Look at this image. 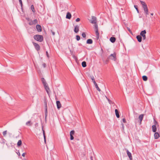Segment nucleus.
Listing matches in <instances>:
<instances>
[{"mask_svg":"<svg viewBox=\"0 0 160 160\" xmlns=\"http://www.w3.org/2000/svg\"><path fill=\"white\" fill-rule=\"evenodd\" d=\"M155 133L154 134V137L155 139H157L159 138L160 137V134H159V133L158 132H154Z\"/></svg>","mask_w":160,"mask_h":160,"instance_id":"obj_13","label":"nucleus"},{"mask_svg":"<svg viewBox=\"0 0 160 160\" xmlns=\"http://www.w3.org/2000/svg\"><path fill=\"white\" fill-rule=\"evenodd\" d=\"M142 78L144 81H146L148 80V77L145 75H144L142 77Z\"/></svg>","mask_w":160,"mask_h":160,"instance_id":"obj_24","label":"nucleus"},{"mask_svg":"<svg viewBox=\"0 0 160 160\" xmlns=\"http://www.w3.org/2000/svg\"><path fill=\"white\" fill-rule=\"evenodd\" d=\"M19 0V2L20 3V4L21 6V7H22V0Z\"/></svg>","mask_w":160,"mask_h":160,"instance_id":"obj_37","label":"nucleus"},{"mask_svg":"<svg viewBox=\"0 0 160 160\" xmlns=\"http://www.w3.org/2000/svg\"><path fill=\"white\" fill-rule=\"evenodd\" d=\"M150 14L152 16H153V13H150Z\"/></svg>","mask_w":160,"mask_h":160,"instance_id":"obj_55","label":"nucleus"},{"mask_svg":"<svg viewBox=\"0 0 160 160\" xmlns=\"http://www.w3.org/2000/svg\"><path fill=\"white\" fill-rule=\"evenodd\" d=\"M122 121L123 122H124V123H126V119L124 118H123L122 119Z\"/></svg>","mask_w":160,"mask_h":160,"instance_id":"obj_48","label":"nucleus"},{"mask_svg":"<svg viewBox=\"0 0 160 160\" xmlns=\"http://www.w3.org/2000/svg\"><path fill=\"white\" fill-rule=\"evenodd\" d=\"M17 154H18V155L19 156H20V154L19 152H18V153H17Z\"/></svg>","mask_w":160,"mask_h":160,"instance_id":"obj_54","label":"nucleus"},{"mask_svg":"<svg viewBox=\"0 0 160 160\" xmlns=\"http://www.w3.org/2000/svg\"><path fill=\"white\" fill-rule=\"evenodd\" d=\"M144 116V114H142L140 115L139 116L138 118L140 121L141 123V122L142 121Z\"/></svg>","mask_w":160,"mask_h":160,"instance_id":"obj_17","label":"nucleus"},{"mask_svg":"<svg viewBox=\"0 0 160 160\" xmlns=\"http://www.w3.org/2000/svg\"><path fill=\"white\" fill-rule=\"evenodd\" d=\"M78 45L79 46H82V45L81 43H79L78 44Z\"/></svg>","mask_w":160,"mask_h":160,"instance_id":"obj_53","label":"nucleus"},{"mask_svg":"<svg viewBox=\"0 0 160 160\" xmlns=\"http://www.w3.org/2000/svg\"><path fill=\"white\" fill-rule=\"evenodd\" d=\"M43 137H44V142L45 143H46V136H43Z\"/></svg>","mask_w":160,"mask_h":160,"instance_id":"obj_45","label":"nucleus"},{"mask_svg":"<svg viewBox=\"0 0 160 160\" xmlns=\"http://www.w3.org/2000/svg\"><path fill=\"white\" fill-rule=\"evenodd\" d=\"M33 45L35 47V49L37 51H39L40 49V45L38 43L35 42H33Z\"/></svg>","mask_w":160,"mask_h":160,"instance_id":"obj_8","label":"nucleus"},{"mask_svg":"<svg viewBox=\"0 0 160 160\" xmlns=\"http://www.w3.org/2000/svg\"><path fill=\"white\" fill-rule=\"evenodd\" d=\"M36 28L38 32H41L42 31V29L40 25L39 24L37 25L36 26Z\"/></svg>","mask_w":160,"mask_h":160,"instance_id":"obj_11","label":"nucleus"},{"mask_svg":"<svg viewBox=\"0 0 160 160\" xmlns=\"http://www.w3.org/2000/svg\"><path fill=\"white\" fill-rule=\"evenodd\" d=\"M136 38L139 42H142V37L140 35H137L136 36Z\"/></svg>","mask_w":160,"mask_h":160,"instance_id":"obj_15","label":"nucleus"},{"mask_svg":"<svg viewBox=\"0 0 160 160\" xmlns=\"http://www.w3.org/2000/svg\"><path fill=\"white\" fill-rule=\"evenodd\" d=\"M46 55H47V57H48V58H49V54L48 53V51H46Z\"/></svg>","mask_w":160,"mask_h":160,"instance_id":"obj_43","label":"nucleus"},{"mask_svg":"<svg viewBox=\"0 0 160 160\" xmlns=\"http://www.w3.org/2000/svg\"><path fill=\"white\" fill-rule=\"evenodd\" d=\"M33 38L35 40L39 42H42L43 40V38L42 35L37 34L34 36Z\"/></svg>","mask_w":160,"mask_h":160,"instance_id":"obj_3","label":"nucleus"},{"mask_svg":"<svg viewBox=\"0 0 160 160\" xmlns=\"http://www.w3.org/2000/svg\"><path fill=\"white\" fill-rule=\"evenodd\" d=\"M86 43L88 44H92L93 43V41L92 39H89L87 40Z\"/></svg>","mask_w":160,"mask_h":160,"instance_id":"obj_21","label":"nucleus"},{"mask_svg":"<svg viewBox=\"0 0 160 160\" xmlns=\"http://www.w3.org/2000/svg\"><path fill=\"white\" fill-rule=\"evenodd\" d=\"M154 125H155L156 126V124L158 123V122L155 120V119H154Z\"/></svg>","mask_w":160,"mask_h":160,"instance_id":"obj_41","label":"nucleus"},{"mask_svg":"<svg viewBox=\"0 0 160 160\" xmlns=\"http://www.w3.org/2000/svg\"><path fill=\"white\" fill-rule=\"evenodd\" d=\"M79 30V27L78 25H76L74 28V32L75 33H77Z\"/></svg>","mask_w":160,"mask_h":160,"instance_id":"obj_14","label":"nucleus"},{"mask_svg":"<svg viewBox=\"0 0 160 160\" xmlns=\"http://www.w3.org/2000/svg\"><path fill=\"white\" fill-rule=\"evenodd\" d=\"M52 33L53 35H54L55 34V33L54 32H53L52 30H51Z\"/></svg>","mask_w":160,"mask_h":160,"instance_id":"obj_49","label":"nucleus"},{"mask_svg":"<svg viewBox=\"0 0 160 160\" xmlns=\"http://www.w3.org/2000/svg\"><path fill=\"white\" fill-rule=\"evenodd\" d=\"M74 132H74V130H72L71 131V132H70V135H73L74 134Z\"/></svg>","mask_w":160,"mask_h":160,"instance_id":"obj_35","label":"nucleus"},{"mask_svg":"<svg viewBox=\"0 0 160 160\" xmlns=\"http://www.w3.org/2000/svg\"><path fill=\"white\" fill-rule=\"evenodd\" d=\"M31 8L33 12H35V10L34 7L33 5H32L31 6Z\"/></svg>","mask_w":160,"mask_h":160,"instance_id":"obj_27","label":"nucleus"},{"mask_svg":"<svg viewBox=\"0 0 160 160\" xmlns=\"http://www.w3.org/2000/svg\"><path fill=\"white\" fill-rule=\"evenodd\" d=\"M38 21L37 19H35L33 21L31 20H30V22H29L28 24L30 25H35L38 23Z\"/></svg>","mask_w":160,"mask_h":160,"instance_id":"obj_7","label":"nucleus"},{"mask_svg":"<svg viewBox=\"0 0 160 160\" xmlns=\"http://www.w3.org/2000/svg\"><path fill=\"white\" fill-rule=\"evenodd\" d=\"M106 98L108 100L109 103H111L112 101L111 100H110L109 98H108L106 96Z\"/></svg>","mask_w":160,"mask_h":160,"instance_id":"obj_38","label":"nucleus"},{"mask_svg":"<svg viewBox=\"0 0 160 160\" xmlns=\"http://www.w3.org/2000/svg\"><path fill=\"white\" fill-rule=\"evenodd\" d=\"M110 41L112 43H114L116 41V38L114 37H111L110 39Z\"/></svg>","mask_w":160,"mask_h":160,"instance_id":"obj_20","label":"nucleus"},{"mask_svg":"<svg viewBox=\"0 0 160 160\" xmlns=\"http://www.w3.org/2000/svg\"><path fill=\"white\" fill-rule=\"evenodd\" d=\"M25 154H26L25 153H22V156H23V157H25Z\"/></svg>","mask_w":160,"mask_h":160,"instance_id":"obj_50","label":"nucleus"},{"mask_svg":"<svg viewBox=\"0 0 160 160\" xmlns=\"http://www.w3.org/2000/svg\"><path fill=\"white\" fill-rule=\"evenodd\" d=\"M26 124L27 125L31 126L32 123H31V121H29L26 122Z\"/></svg>","mask_w":160,"mask_h":160,"instance_id":"obj_28","label":"nucleus"},{"mask_svg":"<svg viewBox=\"0 0 160 160\" xmlns=\"http://www.w3.org/2000/svg\"><path fill=\"white\" fill-rule=\"evenodd\" d=\"M72 15L71 13L69 12H68L67 13L66 18L68 19H70L71 18Z\"/></svg>","mask_w":160,"mask_h":160,"instance_id":"obj_16","label":"nucleus"},{"mask_svg":"<svg viewBox=\"0 0 160 160\" xmlns=\"http://www.w3.org/2000/svg\"><path fill=\"white\" fill-rule=\"evenodd\" d=\"M115 111L116 116L117 118H119L120 117V116L119 114V112L118 110L117 109H115Z\"/></svg>","mask_w":160,"mask_h":160,"instance_id":"obj_19","label":"nucleus"},{"mask_svg":"<svg viewBox=\"0 0 160 160\" xmlns=\"http://www.w3.org/2000/svg\"><path fill=\"white\" fill-rule=\"evenodd\" d=\"M95 33L97 39V40H98L99 39V34L98 31V30H96Z\"/></svg>","mask_w":160,"mask_h":160,"instance_id":"obj_23","label":"nucleus"},{"mask_svg":"<svg viewBox=\"0 0 160 160\" xmlns=\"http://www.w3.org/2000/svg\"><path fill=\"white\" fill-rule=\"evenodd\" d=\"M56 105L57 106V108L59 109L61 107V103L59 101H56Z\"/></svg>","mask_w":160,"mask_h":160,"instance_id":"obj_12","label":"nucleus"},{"mask_svg":"<svg viewBox=\"0 0 160 160\" xmlns=\"http://www.w3.org/2000/svg\"><path fill=\"white\" fill-rule=\"evenodd\" d=\"M152 130L153 132H155L157 131V128L155 125H153L152 126Z\"/></svg>","mask_w":160,"mask_h":160,"instance_id":"obj_18","label":"nucleus"},{"mask_svg":"<svg viewBox=\"0 0 160 160\" xmlns=\"http://www.w3.org/2000/svg\"><path fill=\"white\" fill-rule=\"evenodd\" d=\"M92 20H90V22L92 24H96L97 22L96 18L93 16L92 17Z\"/></svg>","mask_w":160,"mask_h":160,"instance_id":"obj_9","label":"nucleus"},{"mask_svg":"<svg viewBox=\"0 0 160 160\" xmlns=\"http://www.w3.org/2000/svg\"><path fill=\"white\" fill-rule=\"evenodd\" d=\"M22 141L21 140H20L18 141V142L17 143V145L19 147V146H21V145H22Z\"/></svg>","mask_w":160,"mask_h":160,"instance_id":"obj_26","label":"nucleus"},{"mask_svg":"<svg viewBox=\"0 0 160 160\" xmlns=\"http://www.w3.org/2000/svg\"><path fill=\"white\" fill-rule=\"evenodd\" d=\"M90 78L92 81V82H93L94 85H95V88L97 89V90L98 91L100 92L101 91V90L98 87L97 83H96L94 76H91Z\"/></svg>","mask_w":160,"mask_h":160,"instance_id":"obj_5","label":"nucleus"},{"mask_svg":"<svg viewBox=\"0 0 160 160\" xmlns=\"http://www.w3.org/2000/svg\"><path fill=\"white\" fill-rule=\"evenodd\" d=\"M42 66L43 67V68H45L46 67V64L45 63H43L42 64Z\"/></svg>","mask_w":160,"mask_h":160,"instance_id":"obj_42","label":"nucleus"},{"mask_svg":"<svg viewBox=\"0 0 160 160\" xmlns=\"http://www.w3.org/2000/svg\"><path fill=\"white\" fill-rule=\"evenodd\" d=\"M44 104L45 106V118L46 121L47 117L48 115V107L47 105V101L45 98L44 100Z\"/></svg>","mask_w":160,"mask_h":160,"instance_id":"obj_4","label":"nucleus"},{"mask_svg":"<svg viewBox=\"0 0 160 160\" xmlns=\"http://www.w3.org/2000/svg\"><path fill=\"white\" fill-rule=\"evenodd\" d=\"M35 126L36 127H38V123H36L35 124Z\"/></svg>","mask_w":160,"mask_h":160,"instance_id":"obj_47","label":"nucleus"},{"mask_svg":"<svg viewBox=\"0 0 160 160\" xmlns=\"http://www.w3.org/2000/svg\"><path fill=\"white\" fill-rule=\"evenodd\" d=\"M109 57H108V58L106 60V63H107L108 62V61H109Z\"/></svg>","mask_w":160,"mask_h":160,"instance_id":"obj_44","label":"nucleus"},{"mask_svg":"<svg viewBox=\"0 0 160 160\" xmlns=\"http://www.w3.org/2000/svg\"><path fill=\"white\" fill-rule=\"evenodd\" d=\"M126 151L127 155L128 157L130 160H132V157L131 153L128 149L126 150Z\"/></svg>","mask_w":160,"mask_h":160,"instance_id":"obj_10","label":"nucleus"},{"mask_svg":"<svg viewBox=\"0 0 160 160\" xmlns=\"http://www.w3.org/2000/svg\"><path fill=\"white\" fill-rule=\"evenodd\" d=\"M76 39L78 41L80 39V37L78 35H77L76 36Z\"/></svg>","mask_w":160,"mask_h":160,"instance_id":"obj_31","label":"nucleus"},{"mask_svg":"<svg viewBox=\"0 0 160 160\" xmlns=\"http://www.w3.org/2000/svg\"><path fill=\"white\" fill-rule=\"evenodd\" d=\"M109 59H111L114 61H116L117 60V58L115 52H114L113 54H111L109 56Z\"/></svg>","mask_w":160,"mask_h":160,"instance_id":"obj_6","label":"nucleus"},{"mask_svg":"<svg viewBox=\"0 0 160 160\" xmlns=\"http://www.w3.org/2000/svg\"><path fill=\"white\" fill-rule=\"evenodd\" d=\"M94 27H95V29L96 30H98V25L96 24H94Z\"/></svg>","mask_w":160,"mask_h":160,"instance_id":"obj_33","label":"nucleus"},{"mask_svg":"<svg viewBox=\"0 0 160 160\" xmlns=\"http://www.w3.org/2000/svg\"><path fill=\"white\" fill-rule=\"evenodd\" d=\"M80 19L79 18H77L76 19V22H79L80 21Z\"/></svg>","mask_w":160,"mask_h":160,"instance_id":"obj_40","label":"nucleus"},{"mask_svg":"<svg viewBox=\"0 0 160 160\" xmlns=\"http://www.w3.org/2000/svg\"><path fill=\"white\" fill-rule=\"evenodd\" d=\"M42 132H43V136H45V131H44V130L43 129V125L42 126Z\"/></svg>","mask_w":160,"mask_h":160,"instance_id":"obj_32","label":"nucleus"},{"mask_svg":"<svg viewBox=\"0 0 160 160\" xmlns=\"http://www.w3.org/2000/svg\"><path fill=\"white\" fill-rule=\"evenodd\" d=\"M7 130H6V131H4L3 132H2V134H3V135L5 136H6V134H7Z\"/></svg>","mask_w":160,"mask_h":160,"instance_id":"obj_36","label":"nucleus"},{"mask_svg":"<svg viewBox=\"0 0 160 160\" xmlns=\"http://www.w3.org/2000/svg\"><path fill=\"white\" fill-rule=\"evenodd\" d=\"M146 33V32L145 30L142 31L140 33V35L141 36H144L145 35Z\"/></svg>","mask_w":160,"mask_h":160,"instance_id":"obj_22","label":"nucleus"},{"mask_svg":"<svg viewBox=\"0 0 160 160\" xmlns=\"http://www.w3.org/2000/svg\"><path fill=\"white\" fill-rule=\"evenodd\" d=\"M82 65L83 68H85L86 67V62L85 61H83L82 63Z\"/></svg>","mask_w":160,"mask_h":160,"instance_id":"obj_25","label":"nucleus"},{"mask_svg":"<svg viewBox=\"0 0 160 160\" xmlns=\"http://www.w3.org/2000/svg\"><path fill=\"white\" fill-rule=\"evenodd\" d=\"M90 159H91V160H93V159H92V157H90Z\"/></svg>","mask_w":160,"mask_h":160,"instance_id":"obj_56","label":"nucleus"},{"mask_svg":"<svg viewBox=\"0 0 160 160\" xmlns=\"http://www.w3.org/2000/svg\"><path fill=\"white\" fill-rule=\"evenodd\" d=\"M82 35L83 38H85L86 37V35L85 33L84 32H83L82 33Z\"/></svg>","mask_w":160,"mask_h":160,"instance_id":"obj_34","label":"nucleus"},{"mask_svg":"<svg viewBox=\"0 0 160 160\" xmlns=\"http://www.w3.org/2000/svg\"><path fill=\"white\" fill-rule=\"evenodd\" d=\"M142 37L143 40H145L146 39V35L142 36Z\"/></svg>","mask_w":160,"mask_h":160,"instance_id":"obj_46","label":"nucleus"},{"mask_svg":"<svg viewBox=\"0 0 160 160\" xmlns=\"http://www.w3.org/2000/svg\"><path fill=\"white\" fill-rule=\"evenodd\" d=\"M70 140H73L74 139V137H73V135H70Z\"/></svg>","mask_w":160,"mask_h":160,"instance_id":"obj_39","label":"nucleus"},{"mask_svg":"<svg viewBox=\"0 0 160 160\" xmlns=\"http://www.w3.org/2000/svg\"><path fill=\"white\" fill-rule=\"evenodd\" d=\"M6 142V140L3 138H1V143H4V144Z\"/></svg>","mask_w":160,"mask_h":160,"instance_id":"obj_29","label":"nucleus"},{"mask_svg":"<svg viewBox=\"0 0 160 160\" xmlns=\"http://www.w3.org/2000/svg\"><path fill=\"white\" fill-rule=\"evenodd\" d=\"M41 80V81L42 82V83H43V85L44 87L45 88V89L46 90V91L47 93L48 94L49 93L48 91L50 90V89H49V88L48 86V84L47 83L45 79H44V78H42Z\"/></svg>","mask_w":160,"mask_h":160,"instance_id":"obj_2","label":"nucleus"},{"mask_svg":"<svg viewBox=\"0 0 160 160\" xmlns=\"http://www.w3.org/2000/svg\"><path fill=\"white\" fill-rule=\"evenodd\" d=\"M122 128L124 129V125L123 124V123H122Z\"/></svg>","mask_w":160,"mask_h":160,"instance_id":"obj_52","label":"nucleus"},{"mask_svg":"<svg viewBox=\"0 0 160 160\" xmlns=\"http://www.w3.org/2000/svg\"><path fill=\"white\" fill-rule=\"evenodd\" d=\"M128 30L130 32H131V31L130 28H128Z\"/></svg>","mask_w":160,"mask_h":160,"instance_id":"obj_51","label":"nucleus"},{"mask_svg":"<svg viewBox=\"0 0 160 160\" xmlns=\"http://www.w3.org/2000/svg\"><path fill=\"white\" fill-rule=\"evenodd\" d=\"M134 7L135 8V9H136V10H137V12L138 13H139V11L138 9V6L136 5H134Z\"/></svg>","mask_w":160,"mask_h":160,"instance_id":"obj_30","label":"nucleus"},{"mask_svg":"<svg viewBox=\"0 0 160 160\" xmlns=\"http://www.w3.org/2000/svg\"><path fill=\"white\" fill-rule=\"evenodd\" d=\"M140 2L142 5V8L143 9L144 14L145 16L147 17V15L149 14L148 10L147 5L146 3L144 1H140Z\"/></svg>","mask_w":160,"mask_h":160,"instance_id":"obj_1","label":"nucleus"}]
</instances>
